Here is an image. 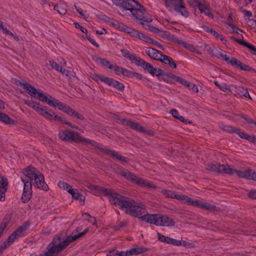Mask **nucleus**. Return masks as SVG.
Returning <instances> with one entry per match:
<instances>
[{
    "mask_svg": "<svg viewBox=\"0 0 256 256\" xmlns=\"http://www.w3.org/2000/svg\"><path fill=\"white\" fill-rule=\"evenodd\" d=\"M222 129L226 131H228L229 132H236L237 134L242 138H244L248 140V138L250 136L248 135L246 133L243 132H240L238 130H234L232 128L228 126H224Z\"/></svg>",
    "mask_w": 256,
    "mask_h": 256,
    "instance_id": "nucleus-31",
    "label": "nucleus"
},
{
    "mask_svg": "<svg viewBox=\"0 0 256 256\" xmlns=\"http://www.w3.org/2000/svg\"><path fill=\"white\" fill-rule=\"evenodd\" d=\"M169 242V244H172L174 246H180V240L170 238Z\"/></svg>",
    "mask_w": 256,
    "mask_h": 256,
    "instance_id": "nucleus-53",
    "label": "nucleus"
},
{
    "mask_svg": "<svg viewBox=\"0 0 256 256\" xmlns=\"http://www.w3.org/2000/svg\"><path fill=\"white\" fill-rule=\"evenodd\" d=\"M128 251H120L118 252V256H130L128 254Z\"/></svg>",
    "mask_w": 256,
    "mask_h": 256,
    "instance_id": "nucleus-60",
    "label": "nucleus"
},
{
    "mask_svg": "<svg viewBox=\"0 0 256 256\" xmlns=\"http://www.w3.org/2000/svg\"><path fill=\"white\" fill-rule=\"evenodd\" d=\"M229 64L232 66H236V68L244 70H248L249 68L248 66L233 57L230 58V61Z\"/></svg>",
    "mask_w": 256,
    "mask_h": 256,
    "instance_id": "nucleus-24",
    "label": "nucleus"
},
{
    "mask_svg": "<svg viewBox=\"0 0 256 256\" xmlns=\"http://www.w3.org/2000/svg\"><path fill=\"white\" fill-rule=\"evenodd\" d=\"M2 122L6 124L14 125L16 124L17 122L16 120L11 119L8 116L5 114Z\"/></svg>",
    "mask_w": 256,
    "mask_h": 256,
    "instance_id": "nucleus-41",
    "label": "nucleus"
},
{
    "mask_svg": "<svg viewBox=\"0 0 256 256\" xmlns=\"http://www.w3.org/2000/svg\"><path fill=\"white\" fill-rule=\"evenodd\" d=\"M104 152L116 158V160H119L122 162H127V158L125 157H123L120 156L118 152L115 151L111 150L108 149H104Z\"/></svg>",
    "mask_w": 256,
    "mask_h": 256,
    "instance_id": "nucleus-28",
    "label": "nucleus"
},
{
    "mask_svg": "<svg viewBox=\"0 0 256 256\" xmlns=\"http://www.w3.org/2000/svg\"><path fill=\"white\" fill-rule=\"evenodd\" d=\"M88 230V228H86L84 232L78 234H73L66 239L58 236L55 237L48 245L47 250L42 252L40 256H58L70 242L83 236Z\"/></svg>",
    "mask_w": 256,
    "mask_h": 256,
    "instance_id": "nucleus-2",
    "label": "nucleus"
},
{
    "mask_svg": "<svg viewBox=\"0 0 256 256\" xmlns=\"http://www.w3.org/2000/svg\"><path fill=\"white\" fill-rule=\"evenodd\" d=\"M49 114L50 116V117H48V118H46V119L48 120L53 119L56 120L61 122H62L63 120L62 118L60 116H58V115L55 114L54 112H49Z\"/></svg>",
    "mask_w": 256,
    "mask_h": 256,
    "instance_id": "nucleus-43",
    "label": "nucleus"
},
{
    "mask_svg": "<svg viewBox=\"0 0 256 256\" xmlns=\"http://www.w3.org/2000/svg\"><path fill=\"white\" fill-rule=\"evenodd\" d=\"M176 81L180 82V84H183L186 86H188V83H189V82L188 81H187L180 77H178L176 78Z\"/></svg>",
    "mask_w": 256,
    "mask_h": 256,
    "instance_id": "nucleus-55",
    "label": "nucleus"
},
{
    "mask_svg": "<svg viewBox=\"0 0 256 256\" xmlns=\"http://www.w3.org/2000/svg\"><path fill=\"white\" fill-rule=\"evenodd\" d=\"M33 97L39 100H40L47 104L50 106L54 108H58L60 110L65 113L77 118L78 120H82L84 119V116L71 108L69 106L60 102L58 100L52 97L50 95H46L42 90H36L33 88Z\"/></svg>",
    "mask_w": 256,
    "mask_h": 256,
    "instance_id": "nucleus-1",
    "label": "nucleus"
},
{
    "mask_svg": "<svg viewBox=\"0 0 256 256\" xmlns=\"http://www.w3.org/2000/svg\"><path fill=\"white\" fill-rule=\"evenodd\" d=\"M74 25L76 28L80 29L82 32L84 33L87 32V30L86 28H84L83 26H80L78 23L75 22V23H74Z\"/></svg>",
    "mask_w": 256,
    "mask_h": 256,
    "instance_id": "nucleus-56",
    "label": "nucleus"
},
{
    "mask_svg": "<svg viewBox=\"0 0 256 256\" xmlns=\"http://www.w3.org/2000/svg\"><path fill=\"white\" fill-rule=\"evenodd\" d=\"M16 84L18 86H21L24 91L28 94L30 96H32V86L27 83H22L19 80H14Z\"/></svg>",
    "mask_w": 256,
    "mask_h": 256,
    "instance_id": "nucleus-32",
    "label": "nucleus"
},
{
    "mask_svg": "<svg viewBox=\"0 0 256 256\" xmlns=\"http://www.w3.org/2000/svg\"><path fill=\"white\" fill-rule=\"evenodd\" d=\"M248 196L252 198H256V190H252L248 193Z\"/></svg>",
    "mask_w": 256,
    "mask_h": 256,
    "instance_id": "nucleus-59",
    "label": "nucleus"
},
{
    "mask_svg": "<svg viewBox=\"0 0 256 256\" xmlns=\"http://www.w3.org/2000/svg\"><path fill=\"white\" fill-rule=\"evenodd\" d=\"M162 193L166 197L176 198L184 204L197 206L206 210H213L214 208V206L208 202L198 200H192L186 196L180 194L172 190H162Z\"/></svg>",
    "mask_w": 256,
    "mask_h": 256,
    "instance_id": "nucleus-3",
    "label": "nucleus"
},
{
    "mask_svg": "<svg viewBox=\"0 0 256 256\" xmlns=\"http://www.w3.org/2000/svg\"><path fill=\"white\" fill-rule=\"evenodd\" d=\"M145 62H146L143 59H142L139 57L134 64H137L138 66H143Z\"/></svg>",
    "mask_w": 256,
    "mask_h": 256,
    "instance_id": "nucleus-58",
    "label": "nucleus"
},
{
    "mask_svg": "<svg viewBox=\"0 0 256 256\" xmlns=\"http://www.w3.org/2000/svg\"><path fill=\"white\" fill-rule=\"evenodd\" d=\"M158 61L164 64H168L172 68H176V64L172 58L166 55H164L162 54V57L160 58Z\"/></svg>",
    "mask_w": 256,
    "mask_h": 256,
    "instance_id": "nucleus-25",
    "label": "nucleus"
},
{
    "mask_svg": "<svg viewBox=\"0 0 256 256\" xmlns=\"http://www.w3.org/2000/svg\"><path fill=\"white\" fill-rule=\"evenodd\" d=\"M58 136L60 140L64 141H73L93 144V142L90 140L80 136L77 132H74L70 130H62L60 131Z\"/></svg>",
    "mask_w": 256,
    "mask_h": 256,
    "instance_id": "nucleus-8",
    "label": "nucleus"
},
{
    "mask_svg": "<svg viewBox=\"0 0 256 256\" xmlns=\"http://www.w3.org/2000/svg\"><path fill=\"white\" fill-rule=\"evenodd\" d=\"M198 8L200 14L208 15L210 14V6L204 0H200L198 2Z\"/></svg>",
    "mask_w": 256,
    "mask_h": 256,
    "instance_id": "nucleus-23",
    "label": "nucleus"
},
{
    "mask_svg": "<svg viewBox=\"0 0 256 256\" xmlns=\"http://www.w3.org/2000/svg\"><path fill=\"white\" fill-rule=\"evenodd\" d=\"M220 58L222 60L226 61L228 64H229L230 60V58H229L226 54H220Z\"/></svg>",
    "mask_w": 256,
    "mask_h": 256,
    "instance_id": "nucleus-54",
    "label": "nucleus"
},
{
    "mask_svg": "<svg viewBox=\"0 0 256 256\" xmlns=\"http://www.w3.org/2000/svg\"><path fill=\"white\" fill-rule=\"evenodd\" d=\"M138 39L142 40L146 44H152L156 46L158 48H161L162 50L164 49V47L162 45L160 44L158 42L154 40L152 38L148 36L142 32H138L136 37Z\"/></svg>",
    "mask_w": 256,
    "mask_h": 256,
    "instance_id": "nucleus-19",
    "label": "nucleus"
},
{
    "mask_svg": "<svg viewBox=\"0 0 256 256\" xmlns=\"http://www.w3.org/2000/svg\"><path fill=\"white\" fill-rule=\"evenodd\" d=\"M87 186L94 194H103V190H108L98 187L97 186L94 185L92 184H89Z\"/></svg>",
    "mask_w": 256,
    "mask_h": 256,
    "instance_id": "nucleus-33",
    "label": "nucleus"
},
{
    "mask_svg": "<svg viewBox=\"0 0 256 256\" xmlns=\"http://www.w3.org/2000/svg\"><path fill=\"white\" fill-rule=\"evenodd\" d=\"M103 194L108 197L109 201L112 204L119 208L122 210L125 205L128 198L122 196L118 193L112 192L110 190H103Z\"/></svg>",
    "mask_w": 256,
    "mask_h": 256,
    "instance_id": "nucleus-9",
    "label": "nucleus"
},
{
    "mask_svg": "<svg viewBox=\"0 0 256 256\" xmlns=\"http://www.w3.org/2000/svg\"><path fill=\"white\" fill-rule=\"evenodd\" d=\"M115 73L119 76H122L124 77L140 78V75L137 73L133 72L122 67L116 65H112V69Z\"/></svg>",
    "mask_w": 256,
    "mask_h": 256,
    "instance_id": "nucleus-17",
    "label": "nucleus"
},
{
    "mask_svg": "<svg viewBox=\"0 0 256 256\" xmlns=\"http://www.w3.org/2000/svg\"><path fill=\"white\" fill-rule=\"evenodd\" d=\"M122 123L123 125L127 126L130 128L139 130L142 131L143 128L140 126L138 124L132 121L124 119L122 120Z\"/></svg>",
    "mask_w": 256,
    "mask_h": 256,
    "instance_id": "nucleus-30",
    "label": "nucleus"
},
{
    "mask_svg": "<svg viewBox=\"0 0 256 256\" xmlns=\"http://www.w3.org/2000/svg\"><path fill=\"white\" fill-rule=\"evenodd\" d=\"M103 76L99 75L96 73H92L90 74L91 78L94 80L98 82L100 81H102V79Z\"/></svg>",
    "mask_w": 256,
    "mask_h": 256,
    "instance_id": "nucleus-48",
    "label": "nucleus"
},
{
    "mask_svg": "<svg viewBox=\"0 0 256 256\" xmlns=\"http://www.w3.org/2000/svg\"><path fill=\"white\" fill-rule=\"evenodd\" d=\"M208 32H210L216 39L220 40V41L224 42L225 41L224 38L220 35L218 32L212 29H210Z\"/></svg>",
    "mask_w": 256,
    "mask_h": 256,
    "instance_id": "nucleus-44",
    "label": "nucleus"
},
{
    "mask_svg": "<svg viewBox=\"0 0 256 256\" xmlns=\"http://www.w3.org/2000/svg\"><path fill=\"white\" fill-rule=\"evenodd\" d=\"M214 84L222 90L224 92H231L230 86L225 83L220 84L218 81H214Z\"/></svg>",
    "mask_w": 256,
    "mask_h": 256,
    "instance_id": "nucleus-35",
    "label": "nucleus"
},
{
    "mask_svg": "<svg viewBox=\"0 0 256 256\" xmlns=\"http://www.w3.org/2000/svg\"><path fill=\"white\" fill-rule=\"evenodd\" d=\"M102 20L108 25L120 30L124 31L136 38L139 32L134 29L127 27L124 24L117 21L112 17H105Z\"/></svg>",
    "mask_w": 256,
    "mask_h": 256,
    "instance_id": "nucleus-10",
    "label": "nucleus"
},
{
    "mask_svg": "<svg viewBox=\"0 0 256 256\" xmlns=\"http://www.w3.org/2000/svg\"><path fill=\"white\" fill-rule=\"evenodd\" d=\"M33 109L44 118H48L50 116L49 111H48L46 108L39 104L33 102Z\"/></svg>",
    "mask_w": 256,
    "mask_h": 256,
    "instance_id": "nucleus-21",
    "label": "nucleus"
},
{
    "mask_svg": "<svg viewBox=\"0 0 256 256\" xmlns=\"http://www.w3.org/2000/svg\"><path fill=\"white\" fill-rule=\"evenodd\" d=\"M58 186L62 189L66 190L68 192L72 190V186L64 182H59Z\"/></svg>",
    "mask_w": 256,
    "mask_h": 256,
    "instance_id": "nucleus-40",
    "label": "nucleus"
},
{
    "mask_svg": "<svg viewBox=\"0 0 256 256\" xmlns=\"http://www.w3.org/2000/svg\"><path fill=\"white\" fill-rule=\"evenodd\" d=\"M242 118L244 120L245 122L249 124L250 126H252V125H254L256 126V122H254L250 118H248L246 116H242Z\"/></svg>",
    "mask_w": 256,
    "mask_h": 256,
    "instance_id": "nucleus-49",
    "label": "nucleus"
},
{
    "mask_svg": "<svg viewBox=\"0 0 256 256\" xmlns=\"http://www.w3.org/2000/svg\"><path fill=\"white\" fill-rule=\"evenodd\" d=\"M230 38L233 40H234L238 44H242L246 48H248L250 50H251V52L254 54H256V48L253 45L248 43L246 41L237 39L234 36H230Z\"/></svg>",
    "mask_w": 256,
    "mask_h": 256,
    "instance_id": "nucleus-27",
    "label": "nucleus"
},
{
    "mask_svg": "<svg viewBox=\"0 0 256 256\" xmlns=\"http://www.w3.org/2000/svg\"><path fill=\"white\" fill-rule=\"evenodd\" d=\"M0 30H2L4 33L10 36L12 38L16 41L18 40V37L16 36L14 34L8 30L6 28H4L2 23H0Z\"/></svg>",
    "mask_w": 256,
    "mask_h": 256,
    "instance_id": "nucleus-34",
    "label": "nucleus"
},
{
    "mask_svg": "<svg viewBox=\"0 0 256 256\" xmlns=\"http://www.w3.org/2000/svg\"><path fill=\"white\" fill-rule=\"evenodd\" d=\"M142 220L147 222L162 226H172L174 225L172 219L166 216L160 214H146L140 217Z\"/></svg>",
    "mask_w": 256,
    "mask_h": 256,
    "instance_id": "nucleus-6",
    "label": "nucleus"
},
{
    "mask_svg": "<svg viewBox=\"0 0 256 256\" xmlns=\"http://www.w3.org/2000/svg\"><path fill=\"white\" fill-rule=\"evenodd\" d=\"M122 210L128 214L136 217H138L145 213V208L144 205L128 198Z\"/></svg>",
    "mask_w": 256,
    "mask_h": 256,
    "instance_id": "nucleus-7",
    "label": "nucleus"
},
{
    "mask_svg": "<svg viewBox=\"0 0 256 256\" xmlns=\"http://www.w3.org/2000/svg\"><path fill=\"white\" fill-rule=\"evenodd\" d=\"M122 52L123 56L126 58H128L130 59V56H131L132 54H130L128 51L124 50H122Z\"/></svg>",
    "mask_w": 256,
    "mask_h": 256,
    "instance_id": "nucleus-62",
    "label": "nucleus"
},
{
    "mask_svg": "<svg viewBox=\"0 0 256 256\" xmlns=\"http://www.w3.org/2000/svg\"><path fill=\"white\" fill-rule=\"evenodd\" d=\"M228 24L232 28L234 32H238V30H239L234 24L232 23H228Z\"/></svg>",
    "mask_w": 256,
    "mask_h": 256,
    "instance_id": "nucleus-61",
    "label": "nucleus"
},
{
    "mask_svg": "<svg viewBox=\"0 0 256 256\" xmlns=\"http://www.w3.org/2000/svg\"><path fill=\"white\" fill-rule=\"evenodd\" d=\"M10 246L6 242H3L0 244V254L3 252L7 247Z\"/></svg>",
    "mask_w": 256,
    "mask_h": 256,
    "instance_id": "nucleus-57",
    "label": "nucleus"
},
{
    "mask_svg": "<svg viewBox=\"0 0 256 256\" xmlns=\"http://www.w3.org/2000/svg\"><path fill=\"white\" fill-rule=\"evenodd\" d=\"M8 180L0 174V200L4 201L5 200V193L8 189Z\"/></svg>",
    "mask_w": 256,
    "mask_h": 256,
    "instance_id": "nucleus-20",
    "label": "nucleus"
},
{
    "mask_svg": "<svg viewBox=\"0 0 256 256\" xmlns=\"http://www.w3.org/2000/svg\"><path fill=\"white\" fill-rule=\"evenodd\" d=\"M146 53L151 58L158 61L162 57V53L152 48H148L146 50Z\"/></svg>",
    "mask_w": 256,
    "mask_h": 256,
    "instance_id": "nucleus-22",
    "label": "nucleus"
},
{
    "mask_svg": "<svg viewBox=\"0 0 256 256\" xmlns=\"http://www.w3.org/2000/svg\"><path fill=\"white\" fill-rule=\"evenodd\" d=\"M232 172L228 174H236L240 178H244L248 180H256V172H252L250 170H236L231 167Z\"/></svg>",
    "mask_w": 256,
    "mask_h": 256,
    "instance_id": "nucleus-16",
    "label": "nucleus"
},
{
    "mask_svg": "<svg viewBox=\"0 0 256 256\" xmlns=\"http://www.w3.org/2000/svg\"><path fill=\"white\" fill-rule=\"evenodd\" d=\"M106 256H118V251H116V250L110 251L107 253Z\"/></svg>",
    "mask_w": 256,
    "mask_h": 256,
    "instance_id": "nucleus-64",
    "label": "nucleus"
},
{
    "mask_svg": "<svg viewBox=\"0 0 256 256\" xmlns=\"http://www.w3.org/2000/svg\"><path fill=\"white\" fill-rule=\"evenodd\" d=\"M126 224V222H120L114 228L116 230H119L120 228L125 226Z\"/></svg>",
    "mask_w": 256,
    "mask_h": 256,
    "instance_id": "nucleus-50",
    "label": "nucleus"
},
{
    "mask_svg": "<svg viewBox=\"0 0 256 256\" xmlns=\"http://www.w3.org/2000/svg\"><path fill=\"white\" fill-rule=\"evenodd\" d=\"M182 46L184 48L188 50H189L199 54H202V52L198 49H197L196 47H194V46H193L192 44H186V42L182 43Z\"/></svg>",
    "mask_w": 256,
    "mask_h": 256,
    "instance_id": "nucleus-37",
    "label": "nucleus"
},
{
    "mask_svg": "<svg viewBox=\"0 0 256 256\" xmlns=\"http://www.w3.org/2000/svg\"><path fill=\"white\" fill-rule=\"evenodd\" d=\"M114 80H113L112 78L106 77L103 76L101 82H104L105 84L110 86H112V83L114 82Z\"/></svg>",
    "mask_w": 256,
    "mask_h": 256,
    "instance_id": "nucleus-47",
    "label": "nucleus"
},
{
    "mask_svg": "<svg viewBox=\"0 0 256 256\" xmlns=\"http://www.w3.org/2000/svg\"><path fill=\"white\" fill-rule=\"evenodd\" d=\"M170 113L172 114V116L180 120V122H186V120H185L184 118L182 117V116H180L178 112L176 110H170Z\"/></svg>",
    "mask_w": 256,
    "mask_h": 256,
    "instance_id": "nucleus-39",
    "label": "nucleus"
},
{
    "mask_svg": "<svg viewBox=\"0 0 256 256\" xmlns=\"http://www.w3.org/2000/svg\"><path fill=\"white\" fill-rule=\"evenodd\" d=\"M30 226V223H26L22 226L20 227L8 237L6 242L9 246H10L16 239L22 236L24 234L26 230Z\"/></svg>",
    "mask_w": 256,
    "mask_h": 256,
    "instance_id": "nucleus-15",
    "label": "nucleus"
},
{
    "mask_svg": "<svg viewBox=\"0 0 256 256\" xmlns=\"http://www.w3.org/2000/svg\"><path fill=\"white\" fill-rule=\"evenodd\" d=\"M207 169L213 172L230 174L232 172L231 166L229 165H216L213 164L208 166Z\"/></svg>",
    "mask_w": 256,
    "mask_h": 256,
    "instance_id": "nucleus-18",
    "label": "nucleus"
},
{
    "mask_svg": "<svg viewBox=\"0 0 256 256\" xmlns=\"http://www.w3.org/2000/svg\"><path fill=\"white\" fill-rule=\"evenodd\" d=\"M68 192L72 196L75 198L78 199L80 196L79 193L76 190H74L72 188V191H68Z\"/></svg>",
    "mask_w": 256,
    "mask_h": 256,
    "instance_id": "nucleus-52",
    "label": "nucleus"
},
{
    "mask_svg": "<svg viewBox=\"0 0 256 256\" xmlns=\"http://www.w3.org/2000/svg\"><path fill=\"white\" fill-rule=\"evenodd\" d=\"M158 239L160 242L167 244H169V242L170 238V237L166 236L164 235L160 234L159 232L158 233Z\"/></svg>",
    "mask_w": 256,
    "mask_h": 256,
    "instance_id": "nucleus-42",
    "label": "nucleus"
},
{
    "mask_svg": "<svg viewBox=\"0 0 256 256\" xmlns=\"http://www.w3.org/2000/svg\"><path fill=\"white\" fill-rule=\"evenodd\" d=\"M92 60L98 64H100L104 67L112 69V64H110L109 62L105 59L102 58L96 55H94L92 56Z\"/></svg>",
    "mask_w": 256,
    "mask_h": 256,
    "instance_id": "nucleus-26",
    "label": "nucleus"
},
{
    "mask_svg": "<svg viewBox=\"0 0 256 256\" xmlns=\"http://www.w3.org/2000/svg\"><path fill=\"white\" fill-rule=\"evenodd\" d=\"M24 176L21 179L24 184V191L22 200L24 202H28L32 196V170L30 167L26 169Z\"/></svg>",
    "mask_w": 256,
    "mask_h": 256,
    "instance_id": "nucleus-5",
    "label": "nucleus"
},
{
    "mask_svg": "<svg viewBox=\"0 0 256 256\" xmlns=\"http://www.w3.org/2000/svg\"><path fill=\"white\" fill-rule=\"evenodd\" d=\"M112 86L120 90H122L124 89V84L115 80L112 82Z\"/></svg>",
    "mask_w": 256,
    "mask_h": 256,
    "instance_id": "nucleus-45",
    "label": "nucleus"
},
{
    "mask_svg": "<svg viewBox=\"0 0 256 256\" xmlns=\"http://www.w3.org/2000/svg\"><path fill=\"white\" fill-rule=\"evenodd\" d=\"M33 180L34 181V184L39 189L47 191L48 186L45 182L44 176L36 168H33Z\"/></svg>",
    "mask_w": 256,
    "mask_h": 256,
    "instance_id": "nucleus-13",
    "label": "nucleus"
},
{
    "mask_svg": "<svg viewBox=\"0 0 256 256\" xmlns=\"http://www.w3.org/2000/svg\"><path fill=\"white\" fill-rule=\"evenodd\" d=\"M59 4H57L54 6V10L57 11L58 13L60 15H64L66 12V6L64 5V6H60Z\"/></svg>",
    "mask_w": 256,
    "mask_h": 256,
    "instance_id": "nucleus-36",
    "label": "nucleus"
},
{
    "mask_svg": "<svg viewBox=\"0 0 256 256\" xmlns=\"http://www.w3.org/2000/svg\"><path fill=\"white\" fill-rule=\"evenodd\" d=\"M186 86L189 88L193 92H198V86L194 84H190L189 82L188 85Z\"/></svg>",
    "mask_w": 256,
    "mask_h": 256,
    "instance_id": "nucleus-51",
    "label": "nucleus"
},
{
    "mask_svg": "<svg viewBox=\"0 0 256 256\" xmlns=\"http://www.w3.org/2000/svg\"><path fill=\"white\" fill-rule=\"evenodd\" d=\"M128 251L130 256L140 254L144 252L142 249L140 248H132L130 250H128Z\"/></svg>",
    "mask_w": 256,
    "mask_h": 256,
    "instance_id": "nucleus-38",
    "label": "nucleus"
},
{
    "mask_svg": "<svg viewBox=\"0 0 256 256\" xmlns=\"http://www.w3.org/2000/svg\"><path fill=\"white\" fill-rule=\"evenodd\" d=\"M180 246H182L186 248H191L194 246V244L186 240H180Z\"/></svg>",
    "mask_w": 256,
    "mask_h": 256,
    "instance_id": "nucleus-46",
    "label": "nucleus"
},
{
    "mask_svg": "<svg viewBox=\"0 0 256 256\" xmlns=\"http://www.w3.org/2000/svg\"><path fill=\"white\" fill-rule=\"evenodd\" d=\"M165 4L166 7L171 11L178 12L183 16L188 14L182 0H165Z\"/></svg>",
    "mask_w": 256,
    "mask_h": 256,
    "instance_id": "nucleus-12",
    "label": "nucleus"
},
{
    "mask_svg": "<svg viewBox=\"0 0 256 256\" xmlns=\"http://www.w3.org/2000/svg\"><path fill=\"white\" fill-rule=\"evenodd\" d=\"M113 3L120 6L128 14L132 16H142L146 14V9L135 0H112Z\"/></svg>",
    "mask_w": 256,
    "mask_h": 256,
    "instance_id": "nucleus-4",
    "label": "nucleus"
},
{
    "mask_svg": "<svg viewBox=\"0 0 256 256\" xmlns=\"http://www.w3.org/2000/svg\"><path fill=\"white\" fill-rule=\"evenodd\" d=\"M120 174L127 180H131L138 185L150 188H156L154 184L150 182L139 178L130 172L122 170L120 172Z\"/></svg>",
    "mask_w": 256,
    "mask_h": 256,
    "instance_id": "nucleus-11",
    "label": "nucleus"
},
{
    "mask_svg": "<svg viewBox=\"0 0 256 256\" xmlns=\"http://www.w3.org/2000/svg\"><path fill=\"white\" fill-rule=\"evenodd\" d=\"M135 20L137 23L141 24L144 28L152 32L157 34L160 32L158 28L151 24L152 20L150 17H135Z\"/></svg>",
    "mask_w": 256,
    "mask_h": 256,
    "instance_id": "nucleus-14",
    "label": "nucleus"
},
{
    "mask_svg": "<svg viewBox=\"0 0 256 256\" xmlns=\"http://www.w3.org/2000/svg\"><path fill=\"white\" fill-rule=\"evenodd\" d=\"M142 68L152 76H158L161 73L160 70H157L154 68L151 64L147 62H145Z\"/></svg>",
    "mask_w": 256,
    "mask_h": 256,
    "instance_id": "nucleus-29",
    "label": "nucleus"
},
{
    "mask_svg": "<svg viewBox=\"0 0 256 256\" xmlns=\"http://www.w3.org/2000/svg\"><path fill=\"white\" fill-rule=\"evenodd\" d=\"M130 60L132 62L135 63L139 57L136 56L135 54H132L131 56H130Z\"/></svg>",
    "mask_w": 256,
    "mask_h": 256,
    "instance_id": "nucleus-63",
    "label": "nucleus"
}]
</instances>
